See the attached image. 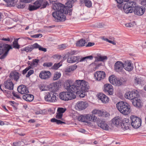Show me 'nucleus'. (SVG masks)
Listing matches in <instances>:
<instances>
[{
	"instance_id": "obj_1",
	"label": "nucleus",
	"mask_w": 146,
	"mask_h": 146,
	"mask_svg": "<svg viewBox=\"0 0 146 146\" xmlns=\"http://www.w3.org/2000/svg\"><path fill=\"white\" fill-rule=\"evenodd\" d=\"M65 87L68 90H71L80 98H84L85 93L88 92L90 88L88 83L83 80H76L74 83L71 85L69 82L66 83Z\"/></svg>"
},
{
	"instance_id": "obj_2",
	"label": "nucleus",
	"mask_w": 146,
	"mask_h": 146,
	"mask_svg": "<svg viewBox=\"0 0 146 146\" xmlns=\"http://www.w3.org/2000/svg\"><path fill=\"white\" fill-rule=\"evenodd\" d=\"M52 8L55 11L52 13V16L54 18V21L56 22H64L66 19L65 15H71L72 10L67 6L58 2L54 3Z\"/></svg>"
},
{
	"instance_id": "obj_3",
	"label": "nucleus",
	"mask_w": 146,
	"mask_h": 146,
	"mask_svg": "<svg viewBox=\"0 0 146 146\" xmlns=\"http://www.w3.org/2000/svg\"><path fill=\"white\" fill-rule=\"evenodd\" d=\"M116 107L118 110L123 115H127L131 111L129 105L125 102H119L116 104Z\"/></svg>"
},
{
	"instance_id": "obj_4",
	"label": "nucleus",
	"mask_w": 146,
	"mask_h": 146,
	"mask_svg": "<svg viewBox=\"0 0 146 146\" xmlns=\"http://www.w3.org/2000/svg\"><path fill=\"white\" fill-rule=\"evenodd\" d=\"M68 92H63L60 93L59 97L61 100L65 101L74 99L76 98V96L74 93H75L71 90H68Z\"/></svg>"
},
{
	"instance_id": "obj_5",
	"label": "nucleus",
	"mask_w": 146,
	"mask_h": 146,
	"mask_svg": "<svg viewBox=\"0 0 146 146\" xmlns=\"http://www.w3.org/2000/svg\"><path fill=\"white\" fill-rule=\"evenodd\" d=\"M134 3V2L131 1V2H126L125 3L123 7V10L124 12L126 13H131L133 11V8H134V13L137 15V10L135 8L137 6Z\"/></svg>"
},
{
	"instance_id": "obj_6",
	"label": "nucleus",
	"mask_w": 146,
	"mask_h": 146,
	"mask_svg": "<svg viewBox=\"0 0 146 146\" xmlns=\"http://www.w3.org/2000/svg\"><path fill=\"white\" fill-rule=\"evenodd\" d=\"M10 45L8 44H0V55L4 52V53L0 57V59H4L7 56L8 52L10 49H12Z\"/></svg>"
},
{
	"instance_id": "obj_7",
	"label": "nucleus",
	"mask_w": 146,
	"mask_h": 146,
	"mask_svg": "<svg viewBox=\"0 0 146 146\" xmlns=\"http://www.w3.org/2000/svg\"><path fill=\"white\" fill-rule=\"evenodd\" d=\"M56 93L50 92L47 93L44 97L45 100L48 102H54L56 100Z\"/></svg>"
},
{
	"instance_id": "obj_8",
	"label": "nucleus",
	"mask_w": 146,
	"mask_h": 146,
	"mask_svg": "<svg viewBox=\"0 0 146 146\" xmlns=\"http://www.w3.org/2000/svg\"><path fill=\"white\" fill-rule=\"evenodd\" d=\"M94 76L95 79L98 81H100L104 79L106 76V74L103 71H97L94 74Z\"/></svg>"
},
{
	"instance_id": "obj_9",
	"label": "nucleus",
	"mask_w": 146,
	"mask_h": 146,
	"mask_svg": "<svg viewBox=\"0 0 146 146\" xmlns=\"http://www.w3.org/2000/svg\"><path fill=\"white\" fill-rule=\"evenodd\" d=\"M51 73L48 71L42 70L39 74V77L43 80H47L50 78Z\"/></svg>"
},
{
	"instance_id": "obj_10",
	"label": "nucleus",
	"mask_w": 146,
	"mask_h": 146,
	"mask_svg": "<svg viewBox=\"0 0 146 146\" xmlns=\"http://www.w3.org/2000/svg\"><path fill=\"white\" fill-rule=\"evenodd\" d=\"M88 106V104L86 102L79 101L76 104L75 108L81 110L85 109Z\"/></svg>"
},
{
	"instance_id": "obj_11",
	"label": "nucleus",
	"mask_w": 146,
	"mask_h": 146,
	"mask_svg": "<svg viewBox=\"0 0 146 146\" xmlns=\"http://www.w3.org/2000/svg\"><path fill=\"white\" fill-rule=\"evenodd\" d=\"M123 68V64L121 61H118L115 63V69L116 72H122Z\"/></svg>"
},
{
	"instance_id": "obj_12",
	"label": "nucleus",
	"mask_w": 146,
	"mask_h": 146,
	"mask_svg": "<svg viewBox=\"0 0 146 146\" xmlns=\"http://www.w3.org/2000/svg\"><path fill=\"white\" fill-rule=\"evenodd\" d=\"M59 84L57 82L53 83L50 84L48 86L49 90L52 92H56L59 89Z\"/></svg>"
},
{
	"instance_id": "obj_13",
	"label": "nucleus",
	"mask_w": 146,
	"mask_h": 146,
	"mask_svg": "<svg viewBox=\"0 0 146 146\" xmlns=\"http://www.w3.org/2000/svg\"><path fill=\"white\" fill-rule=\"evenodd\" d=\"M36 43H35L33 44L29 45L25 48L21 49L20 50L22 53H23V51H25L27 52H30L34 49H36Z\"/></svg>"
},
{
	"instance_id": "obj_14",
	"label": "nucleus",
	"mask_w": 146,
	"mask_h": 146,
	"mask_svg": "<svg viewBox=\"0 0 146 146\" xmlns=\"http://www.w3.org/2000/svg\"><path fill=\"white\" fill-rule=\"evenodd\" d=\"M35 3L37 4L38 6H39V8L41 7L40 9L44 8L47 5H49L48 2L45 0H38L35 2Z\"/></svg>"
},
{
	"instance_id": "obj_15",
	"label": "nucleus",
	"mask_w": 146,
	"mask_h": 146,
	"mask_svg": "<svg viewBox=\"0 0 146 146\" xmlns=\"http://www.w3.org/2000/svg\"><path fill=\"white\" fill-rule=\"evenodd\" d=\"M104 91L110 95H112L113 94V86L110 84H107L104 85Z\"/></svg>"
},
{
	"instance_id": "obj_16",
	"label": "nucleus",
	"mask_w": 146,
	"mask_h": 146,
	"mask_svg": "<svg viewBox=\"0 0 146 146\" xmlns=\"http://www.w3.org/2000/svg\"><path fill=\"white\" fill-rule=\"evenodd\" d=\"M3 85L6 89L9 90H12L13 89L14 84L10 79H8L5 81Z\"/></svg>"
},
{
	"instance_id": "obj_17",
	"label": "nucleus",
	"mask_w": 146,
	"mask_h": 146,
	"mask_svg": "<svg viewBox=\"0 0 146 146\" xmlns=\"http://www.w3.org/2000/svg\"><path fill=\"white\" fill-rule=\"evenodd\" d=\"M18 92L22 94H27L29 91L27 88L24 85L19 86L17 88Z\"/></svg>"
},
{
	"instance_id": "obj_18",
	"label": "nucleus",
	"mask_w": 146,
	"mask_h": 146,
	"mask_svg": "<svg viewBox=\"0 0 146 146\" xmlns=\"http://www.w3.org/2000/svg\"><path fill=\"white\" fill-rule=\"evenodd\" d=\"M124 68L128 71H131L133 68V66L131 65V61H127L125 62L123 64Z\"/></svg>"
},
{
	"instance_id": "obj_19",
	"label": "nucleus",
	"mask_w": 146,
	"mask_h": 146,
	"mask_svg": "<svg viewBox=\"0 0 146 146\" xmlns=\"http://www.w3.org/2000/svg\"><path fill=\"white\" fill-rule=\"evenodd\" d=\"M97 123L98 126L103 129L105 130H108L109 126L104 121L101 120H99L98 122Z\"/></svg>"
},
{
	"instance_id": "obj_20",
	"label": "nucleus",
	"mask_w": 146,
	"mask_h": 146,
	"mask_svg": "<svg viewBox=\"0 0 146 146\" xmlns=\"http://www.w3.org/2000/svg\"><path fill=\"white\" fill-rule=\"evenodd\" d=\"M19 73L16 72H12L10 74L9 77L10 79L14 80L16 81H17L19 78Z\"/></svg>"
},
{
	"instance_id": "obj_21",
	"label": "nucleus",
	"mask_w": 146,
	"mask_h": 146,
	"mask_svg": "<svg viewBox=\"0 0 146 146\" xmlns=\"http://www.w3.org/2000/svg\"><path fill=\"white\" fill-rule=\"evenodd\" d=\"M129 119L125 118L122 121L121 126L122 128L127 130L129 129V126L130 125V122H129Z\"/></svg>"
},
{
	"instance_id": "obj_22",
	"label": "nucleus",
	"mask_w": 146,
	"mask_h": 146,
	"mask_svg": "<svg viewBox=\"0 0 146 146\" xmlns=\"http://www.w3.org/2000/svg\"><path fill=\"white\" fill-rule=\"evenodd\" d=\"M126 81L123 78H117L114 85L119 86L125 83Z\"/></svg>"
},
{
	"instance_id": "obj_23",
	"label": "nucleus",
	"mask_w": 146,
	"mask_h": 146,
	"mask_svg": "<svg viewBox=\"0 0 146 146\" xmlns=\"http://www.w3.org/2000/svg\"><path fill=\"white\" fill-rule=\"evenodd\" d=\"M98 98L103 103H106L109 101L108 97L103 93H100L98 96Z\"/></svg>"
},
{
	"instance_id": "obj_24",
	"label": "nucleus",
	"mask_w": 146,
	"mask_h": 146,
	"mask_svg": "<svg viewBox=\"0 0 146 146\" xmlns=\"http://www.w3.org/2000/svg\"><path fill=\"white\" fill-rule=\"evenodd\" d=\"M137 116L134 115H131L130 116V119L131 120V124L133 127L135 129H137V125L136 123L137 121L136 119Z\"/></svg>"
},
{
	"instance_id": "obj_25",
	"label": "nucleus",
	"mask_w": 146,
	"mask_h": 146,
	"mask_svg": "<svg viewBox=\"0 0 146 146\" xmlns=\"http://www.w3.org/2000/svg\"><path fill=\"white\" fill-rule=\"evenodd\" d=\"M34 98L33 95L27 94L23 96V98L27 101L31 102L33 100Z\"/></svg>"
},
{
	"instance_id": "obj_26",
	"label": "nucleus",
	"mask_w": 146,
	"mask_h": 146,
	"mask_svg": "<svg viewBox=\"0 0 146 146\" xmlns=\"http://www.w3.org/2000/svg\"><path fill=\"white\" fill-rule=\"evenodd\" d=\"M79 59L78 56H70V57H69L68 58L67 62L69 63H72L78 62Z\"/></svg>"
},
{
	"instance_id": "obj_27",
	"label": "nucleus",
	"mask_w": 146,
	"mask_h": 146,
	"mask_svg": "<svg viewBox=\"0 0 146 146\" xmlns=\"http://www.w3.org/2000/svg\"><path fill=\"white\" fill-rule=\"evenodd\" d=\"M86 120L90 121H96L97 119V117L93 114H88L86 115Z\"/></svg>"
},
{
	"instance_id": "obj_28",
	"label": "nucleus",
	"mask_w": 146,
	"mask_h": 146,
	"mask_svg": "<svg viewBox=\"0 0 146 146\" xmlns=\"http://www.w3.org/2000/svg\"><path fill=\"white\" fill-rule=\"evenodd\" d=\"M145 10V9L144 7H139L137 6V15H142L144 13Z\"/></svg>"
},
{
	"instance_id": "obj_29",
	"label": "nucleus",
	"mask_w": 146,
	"mask_h": 146,
	"mask_svg": "<svg viewBox=\"0 0 146 146\" xmlns=\"http://www.w3.org/2000/svg\"><path fill=\"white\" fill-rule=\"evenodd\" d=\"M86 42L85 40L82 39L78 41L76 44V46L78 47H81L84 46Z\"/></svg>"
},
{
	"instance_id": "obj_30",
	"label": "nucleus",
	"mask_w": 146,
	"mask_h": 146,
	"mask_svg": "<svg viewBox=\"0 0 146 146\" xmlns=\"http://www.w3.org/2000/svg\"><path fill=\"white\" fill-rule=\"evenodd\" d=\"M77 1L78 0H67L66 4L67 6L70 9L72 7L73 4Z\"/></svg>"
},
{
	"instance_id": "obj_31",
	"label": "nucleus",
	"mask_w": 146,
	"mask_h": 146,
	"mask_svg": "<svg viewBox=\"0 0 146 146\" xmlns=\"http://www.w3.org/2000/svg\"><path fill=\"white\" fill-rule=\"evenodd\" d=\"M112 122L115 126H117V125L121 124L122 121L119 118H113L112 119Z\"/></svg>"
},
{
	"instance_id": "obj_32",
	"label": "nucleus",
	"mask_w": 146,
	"mask_h": 146,
	"mask_svg": "<svg viewBox=\"0 0 146 146\" xmlns=\"http://www.w3.org/2000/svg\"><path fill=\"white\" fill-rule=\"evenodd\" d=\"M96 60L95 62L98 61H103L104 60H106L107 59V57L106 56H101L98 55V57H95Z\"/></svg>"
},
{
	"instance_id": "obj_33",
	"label": "nucleus",
	"mask_w": 146,
	"mask_h": 146,
	"mask_svg": "<svg viewBox=\"0 0 146 146\" xmlns=\"http://www.w3.org/2000/svg\"><path fill=\"white\" fill-rule=\"evenodd\" d=\"M19 38H16L14 40L13 42V47L15 49H19L20 48V45L18 44V40Z\"/></svg>"
},
{
	"instance_id": "obj_34",
	"label": "nucleus",
	"mask_w": 146,
	"mask_h": 146,
	"mask_svg": "<svg viewBox=\"0 0 146 146\" xmlns=\"http://www.w3.org/2000/svg\"><path fill=\"white\" fill-rule=\"evenodd\" d=\"M35 5H30L29 8L30 11H33L39 8V6H38L37 4H35V2L34 3Z\"/></svg>"
},
{
	"instance_id": "obj_35",
	"label": "nucleus",
	"mask_w": 146,
	"mask_h": 146,
	"mask_svg": "<svg viewBox=\"0 0 146 146\" xmlns=\"http://www.w3.org/2000/svg\"><path fill=\"white\" fill-rule=\"evenodd\" d=\"M117 78L114 76L112 75L110 76L109 78V80L110 82L114 85V83L116 81Z\"/></svg>"
},
{
	"instance_id": "obj_36",
	"label": "nucleus",
	"mask_w": 146,
	"mask_h": 146,
	"mask_svg": "<svg viewBox=\"0 0 146 146\" xmlns=\"http://www.w3.org/2000/svg\"><path fill=\"white\" fill-rule=\"evenodd\" d=\"M76 53V51L75 50L71 51L69 52L67 54L65 55L64 58L66 59L67 57H70L72 55Z\"/></svg>"
},
{
	"instance_id": "obj_37",
	"label": "nucleus",
	"mask_w": 146,
	"mask_h": 146,
	"mask_svg": "<svg viewBox=\"0 0 146 146\" xmlns=\"http://www.w3.org/2000/svg\"><path fill=\"white\" fill-rule=\"evenodd\" d=\"M61 74L58 72H56L54 74L53 79L54 80H56L58 79L61 76Z\"/></svg>"
},
{
	"instance_id": "obj_38",
	"label": "nucleus",
	"mask_w": 146,
	"mask_h": 146,
	"mask_svg": "<svg viewBox=\"0 0 146 146\" xmlns=\"http://www.w3.org/2000/svg\"><path fill=\"white\" fill-rule=\"evenodd\" d=\"M138 94H137V107L141 108L143 106V100L141 98H138Z\"/></svg>"
},
{
	"instance_id": "obj_39",
	"label": "nucleus",
	"mask_w": 146,
	"mask_h": 146,
	"mask_svg": "<svg viewBox=\"0 0 146 146\" xmlns=\"http://www.w3.org/2000/svg\"><path fill=\"white\" fill-rule=\"evenodd\" d=\"M78 119L79 121L82 122H86V115H80L78 116Z\"/></svg>"
},
{
	"instance_id": "obj_40",
	"label": "nucleus",
	"mask_w": 146,
	"mask_h": 146,
	"mask_svg": "<svg viewBox=\"0 0 146 146\" xmlns=\"http://www.w3.org/2000/svg\"><path fill=\"white\" fill-rule=\"evenodd\" d=\"M39 61V60L38 59H33L31 64V66H32L33 68L36 67L37 66Z\"/></svg>"
},
{
	"instance_id": "obj_41",
	"label": "nucleus",
	"mask_w": 146,
	"mask_h": 146,
	"mask_svg": "<svg viewBox=\"0 0 146 146\" xmlns=\"http://www.w3.org/2000/svg\"><path fill=\"white\" fill-rule=\"evenodd\" d=\"M136 25V23L134 21L132 22L129 23L125 24V25L126 27H134Z\"/></svg>"
},
{
	"instance_id": "obj_42",
	"label": "nucleus",
	"mask_w": 146,
	"mask_h": 146,
	"mask_svg": "<svg viewBox=\"0 0 146 146\" xmlns=\"http://www.w3.org/2000/svg\"><path fill=\"white\" fill-rule=\"evenodd\" d=\"M36 46L37 47L36 48V49L38 48L40 50L44 52H46L47 51L46 48L42 47L40 45H39L36 43Z\"/></svg>"
},
{
	"instance_id": "obj_43",
	"label": "nucleus",
	"mask_w": 146,
	"mask_h": 146,
	"mask_svg": "<svg viewBox=\"0 0 146 146\" xmlns=\"http://www.w3.org/2000/svg\"><path fill=\"white\" fill-rule=\"evenodd\" d=\"M125 97L126 98L132 100L133 98H131V92H127L125 95Z\"/></svg>"
},
{
	"instance_id": "obj_44",
	"label": "nucleus",
	"mask_w": 146,
	"mask_h": 146,
	"mask_svg": "<svg viewBox=\"0 0 146 146\" xmlns=\"http://www.w3.org/2000/svg\"><path fill=\"white\" fill-rule=\"evenodd\" d=\"M85 5L88 8H90L92 5L91 1L89 0H85Z\"/></svg>"
},
{
	"instance_id": "obj_45",
	"label": "nucleus",
	"mask_w": 146,
	"mask_h": 146,
	"mask_svg": "<svg viewBox=\"0 0 146 146\" xmlns=\"http://www.w3.org/2000/svg\"><path fill=\"white\" fill-rule=\"evenodd\" d=\"M66 110V108H58L57 109V111L61 114L64 113Z\"/></svg>"
},
{
	"instance_id": "obj_46",
	"label": "nucleus",
	"mask_w": 146,
	"mask_h": 146,
	"mask_svg": "<svg viewBox=\"0 0 146 146\" xmlns=\"http://www.w3.org/2000/svg\"><path fill=\"white\" fill-rule=\"evenodd\" d=\"M61 65L60 64V63H58L57 64H55L53 66L52 68L54 69H57L59 68Z\"/></svg>"
},
{
	"instance_id": "obj_47",
	"label": "nucleus",
	"mask_w": 146,
	"mask_h": 146,
	"mask_svg": "<svg viewBox=\"0 0 146 146\" xmlns=\"http://www.w3.org/2000/svg\"><path fill=\"white\" fill-rule=\"evenodd\" d=\"M53 64L52 62H45L43 64V66L48 67H50L52 66Z\"/></svg>"
},
{
	"instance_id": "obj_48",
	"label": "nucleus",
	"mask_w": 146,
	"mask_h": 146,
	"mask_svg": "<svg viewBox=\"0 0 146 146\" xmlns=\"http://www.w3.org/2000/svg\"><path fill=\"white\" fill-rule=\"evenodd\" d=\"M132 104L135 106H137V98H134L133 99L131 100Z\"/></svg>"
},
{
	"instance_id": "obj_49",
	"label": "nucleus",
	"mask_w": 146,
	"mask_h": 146,
	"mask_svg": "<svg viewBox=\"0 0 146 146\" xmlns=\"http://www.w3.org/2000/svg\"><path fill=\"white\" fill-rule=\"evenodd\" d=\"M100 110L97 109H94L92 111V114L94 115V114H97L98 115V116L99 114L100 113Z\"/></svg>"
},
{
	"instance_id": "obj_50",
	"label": "nucleus",
	"mask_w": 146,
	"mask_h": 146,
	"mask_svg": "<svg viewBox=\"0 0 146 146\" xmlns=\"http://www.w3.org/2000/svg\"><path fill=\"white\" fill-rule=\"evenodd\" d=\"M34 72V70H30L27 73V74L26 75V77H29L31 74H33Z\"/></svg>"
},
{
	"instance_id": "obj_51",
	"label": "nucleus",
	"mask_w": 146,
	"mask_h": 146,
	"mask_svg": "<svg viewBox=\"0 0 146 146\" xmlns=\"http://www.w3.org/2000/svg\"><path fill=\"white\" fill-rule=\"evenodd\" d=\"M25 6V4L22 2L18 5L17 7L19 8H23Z\"/></svg>"
},
{
	"instance_id": "obj_52",
	"label": "nucleus",
	"mask_w": 146,
	"mask_h": 146,
	"mask_svg": "<svg viewBox=\"0 0 146 146\" xmlns=\"http://www.w3.org/2000/svg\"><path fill=\"white\" fill-rule=\"evenodd\" d=\"M42 35L41 34H36L31 36V37L32 38H37L39 37H41L42 36Z\"/></svg>"
},
{
	"instance_id": "obj_53",
	"label": "nucleus",
	"mask_w": 146,
	"mask_h": 146,
	"mask_svg": "<svg viewBox=\"0 0 146 146\" xmlns=\"http://www.w3.org/2000/svg\"><path fill=\"white\" fill-rule=\"evenodd\" d=\"M137 93L134 91H131V98H133L132 99H133L134 98H137Z\"/></svg>"
},
{
	"instance_id": "obj_54",
	"label": "nucleus",
	"mask_w": 146,
	"mask_h": 146,
	"mask_svg": "<svg viewBox=\"0 0 146 146\" xmlns=\"http://www.w3.org/2000/svg\"><path fill=\"white\" fill-rule=\"evenodd\" d=\"M63 114L59 112L57 113V115L56 116V118L58 119H61L62 117Z\"/></svg>"
},
{
	"instance_id": "obj_55",
	"label": "nucleus",
	"mask_w": 146,
	"mask_h": 146,
	"mask_svg": "<svg viewBox=\"0 0 146 146\" xmlns=\"http://www.w3.org/2000/svg\"><path fill=\"white\" fill-rule=\"evenodd\" d=\"M31 68V67H30V66H28V67L26 68L25 69L22 71V73L23 74H25L26 73L27 71L29 70Z\"/></svg>"
},
{
	"instance_id": "obj_56",
	"label": "nucleus",
	"mask_w": 146,
	"mask_h": 146,
	"mask_svg": "<svg viewBox=\"0 0 146 146\" xmlns=\"http://www.w3.org/2000/svg\"><path fill=\"white\" fill-rule=\"evenodd\" d=\"M139 3L141 5L146 7V0L139 1Z\"/></svg>"
},
{
	"instance_id": "obj_57",
	"label": "nucleus",
	"mask_w": 146,
	"mask_h": 146,
	"mask_svg": "<svg viewBox=\"0 0 146 146\" xmlns=\"http://www.w3.org/2000/svg\"><path fill=\"white\" fill-rule=\"evenodd\" d=\"M101 116L105 117H108L109 115V113H107L105 111H103L102 115Z\"/></svg>"
},
{
	"instance_id": "obj_58",
	"label": "nucleus",
	"mask_w": 146,
	"mask_h": 146,
	"mask_svg": "<svg viewBox=\"0 0 146 146\" xmlns=\"http://www.w3.org/2000/svg\"><path fill=\"white\" fill-rule=\"evenodd\" d=\"M106 25L104 23H100L98 24L97 27L99 28H102L104 27Z\"/></svg>"
},
{
	"instance_id": "obj_59",
	"label": "nucleus",
	"mask_w": 146,
	"mask_h": 146,
	"mask_svg": "<svg viewBox=\"0 0 146 146\" xmlns=\"http://www.w3.org/2000/svg\"><path fill=\"white\" fill-rule=\"evenodd\" d=\"M70 68L71 70H72V71H73L77 68V66L75 64L70 66Z\"/></svg>"
},
{
	"instance_id": "obj_60",
	"label": "nucleus",
	"mask_w": 146,
	"mask_h": 146,
	"mask_svg": "<svg viewBox=\"0 0 146 146\" xmlns=\"http://www.w3.org/2000/svg\"><path fill=\"white\" fill-rule=\"evenodd\" d=\"M13 94L14 96L17 99H20V96L18 95L16 93L13 91L12 93Z\"/></svg>"
},
{
	"instance_id": "obj_61",
	"label": "nucleus",
	"mask_w": 146,
	"mask_h": 146,
	"mask_svg": "<svg viewBox=\"0 0 146 146\" xmlns=\"http://www.w3.org/2000/svg\"><path fill=\"white\" fill-rule=\"evenodd\" d=\"M137 120L138 121V124H137V128L139 127H140L141 125V119H140L139 118H138L137 117Z\"/></svg>"
},
{
	"instance_id": "obj_62",
	"label": "nucleus",
	"mask_w": 146,
	"mask_h": 146,
	"mask_svg": "<svg viewBox=\"0 0 146 146\" xmlns=\"http://www.w3.org/2000/svg\"><path fill=\"white\" fill-rule=\"evenodd\" d=\"M56 123L58 124H62V123H64L65 124V122H63L62 121H61V120H57Z\"/></svg>"
},
{
	"instance_id": "obj_63",
	"label": "nucleus",
	"mask_w": 146,
	"mask_h": 146,
	"mask_svg": "<svg viewBox=\"0 0 146 146\" xmlns=\"http://www.w3.org/2000/svg\"><path fill=\"white\" fill-rule=\"evenodd\" d=\"M94 44L95 43L94 42H89L86 46H91L94 45Z\"/></svg>"
},
{
	"instance_id": "obj_64",
	"label": "nucleus",
	"mask_w": 146,
	"mask_h": 146,
	"mask_svg": "<svg viewBox=\"0 0 146 146\" xmlns=\"http://www.w3.org/2000/svg\"><path fill=\"white\" fill-rule=\"evenodd\" d=\"M21 142H19L17 143H13V144L15 146H21Z\"/></svg>"
}]
</instances>
